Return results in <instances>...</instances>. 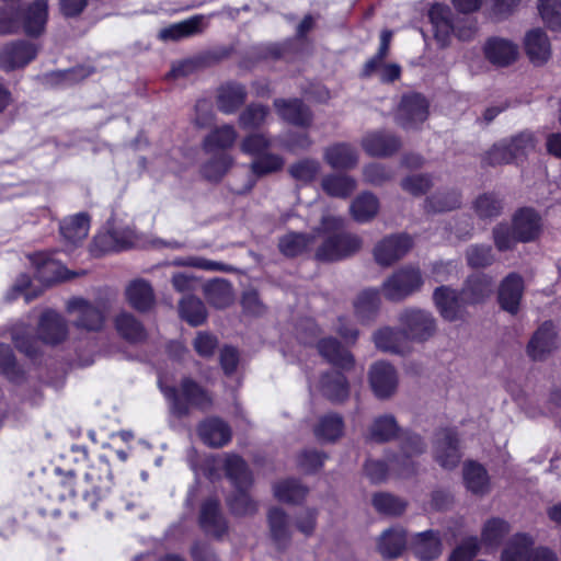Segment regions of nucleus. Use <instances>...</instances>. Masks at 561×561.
I'll use <instances>...</instances> for the list:
<instances>
[{
    "mask_svg": "<svg viewBox=\"0 0 561 561\" xmlns=\"http://www.w3.org/2000/svg\"><path fill=\"white\" fill-rule=\"evenodd\" d=\"M559 346L558 335L552 322L542 323L527 345V354L533 360H543Z\"/></svg>",
    "mask_w": 561,
    "mask_h": 561,
    "instance_id": "obj_12",
    "label": "nucleus"
},
{
    "mask_svg": "<svg viewBox=\"0 0 561 561\" xmlns=\"http://www.w3.org/2000/svg\"><path fill=\"white\" fill-rule=\"evenodd\" d=\"M423 284L417 268L405 267L394 272L382 284L385 297L399 301L417 291Z\"/></svg>",
    "mask_w": 561,
    "mask_h": 561,
    "instance_id": "obj_7",
    "label": "nucleus"
},
{
    "mask_svg": "<svg viewBox=\"0 0 561 561\" xmlns=\"http://www.w3.org/2000/svg\"><path fill=\"white\" fill-rule=\"evenodd\" d=\"M463 481L466 488L473 494L483 495L490 491V479L483 466L476 461L463 465Z\"/></svg>",
    "mask_w": 561,
    "mask_h": 561,
    "instance_id": "obj_38",
    "label": "nucleus"
},
{
    "mask_svg": "<svg viewBox=\"0 0 561 561\" xmlns=\"http://www.w3.org/2000/svg\"><path fill=\"white\" fill-rule=\"evenodd\" d=\"M321 188L331 197L346 198L355 191L356 181L346 174L330 173L321 179Z\"/></svg>",
    "mask_w": 561,
    "mask_h": 561,
    "instance_id": "obj_37",
    "label": "nucleus"
},
{
    "mask_svg": "<svg viewBox=\"0 0 561 561\" xmlns=\"http://www.w3.org/2000/svg\"><path fill=\"white\" fill-rule=\"evenodd\" d=\"M37 48L34 44L18 41L5 45L0 51V68L10 71L24 67L35 58Z\"/></svg>",
    "mask_w": 561,
    "mask_h": 561,
    "instance_id": "obj_15",
    "label": "nucleus"
},
{
    "mask_svg": "<svg viewBox=\"0 0 561 561\" xmlns=\"http://www.w3.org/2000/svg\"><path fill=\"white\" fill-rule=\"evenodd\" d=\"M466 257L472 267H486L494 262V254L490 245H471L466 252Z\"/></svg>",
    "mask_w": 561,
    "mask_h": 561,
    "instance_id": "obj_64",
    "label": "nucleus"
},
{
    "mask_svg": "<svg viewBox=\"0 0 561 561\" xmlns=\"http://www.w3.org/2000/svg\"><path fill=\"white\" fill-rule=\"evenodd\" d=\"M534 540L526 534H516L502 551V561H529Z\"/></svg>",
    "mask_w": 561,
    "mask_h": 561,
    "instance_id": "obj_39",
    "label": "nucleus"
},
{
    "mask_svg": "<svg viewBox=\"0 0 561 561\" xmlns=\"http://www.w3.org/2000/svg\"><path fill=\"white\" fill-rule=\"evenodd\" d=\"M180 314L191 325L202 324L207 317L203 301L196 297H184L180 302Z\"/></svg>",
    "mask_w": 561,
    "mask_h": 561,
    "instance_id": "obj_53",
    "label": "nucleus"
},
{
    "mask_svg": "<svg viewBox=\"0 0 561 561\" xmlns=\"http://www.w3.org/2000/svg\"><path fill=\"white\" fill-rule=\"evenodd\" d=\"M494 282L490 275L473 274L465 283L461 289V299L468 305L482 302L493 291Z\"/></svg>",
    "mask_w": 561,
    "mask_h": 561,
    "instance_id": "obj_27",
    "label": "nucleus"
},
{
    "mask_svg": "<svg viewBox=\"0 0 561 561\" xmlns=\"http://www.w3.org/2000/svg\"><path fill=\"white\" fill-rule=\"evenodd\" d=\"M317 347L320 355L330 364L342 369H351L353 367V355L344 348L337 340L333 337L322 339L319 341Z\"/></svg>",
    "mask_w": 561,
    "mask_h": 561,
    "instance_id": "obj_33",
    "label": "nucleus"
},
{
    "mask_svg": "<svg viewBox=\"0 0 561 561\" xmlns=\"http://www.w3.org/2000/svg\"><path fill=\"white\" fill-rule=\"evenodd\" d=\"M84 480L87 488L83 491V500L92 510L101 511L107 518H112L114 513H118L123 508L127 511L133 508L134 503L108 495L112 474L107 462H103L100 467L91 468L87 471Z\"/></svg>",
    "mask_w": 561,
    "mask_h": 561,
    "instance_id": "obj_2",
    "label": "nucleus"
},
{
    "mask_svg": "<svg viewBox=\"0 0 561 561\" xmlns=\"http://www.w3.org/2000/svg\"><path fill=\"white\" fill-rule=\"evenodd\" d=\"M38 333L45 343L57 344L67 335L66 321L59 313L47 310L42 314Z\"/></svg>",
    "mask_w": 561,
    "mask_h": 561,
    "instance_id": "obj_31",
    "label": "nucleus"
},
{
    "mask_svg": "<svg viewBox=\"0 0 561 561\" xmlns=\"http://www.w3.org/2000/svg\"><path fill=\"white\" fill-rule=\"evenodd\" d=\"M525 50L534 65L546 64L551 56V45L547 34L540 28L529 31L525 36Z\"/></svg>",
    "mask_w": 561,
    "mask_h": 561,
    "instance_id": "obj_30",
    "label": "nucleus"
},
{
    "mask_svg": "<svg viewBox=\"0 0 561 561\" xmlns=\"http://www.w3.org/2000/svg\"><path fill=\"white\" fill-rule=\"evenodd\" d=\"M362 147L367 154L382 158L397 152L401 147V141L390 133L374 131L363 137Z\"/></svg>",
    "mask_w": 561,
    "mask_h": 561,
    "instance_id": "obj_19",
    "label": "nucleus"
},
{
    "mask_svg": "<svg viewBox=\"0 0 561 561\" xmlns=\"http://www.w3.org/2000/svg\"><path fill=\"white\" fill-rule=\"evenodd\" d=\"M425 451V444L416 434H405L401 439V451L389 459V465L381 460H368L365 465L366 476L374 483L383 481L389 470L400 477H409L415 472L414 458Z\"/></svg>",
    "mask_w": 561,
    "mask_h": 561,
    "instance_id": "obj_3",
    "label": "nucleus"
},
{
    "mask_svg": "<svg viewBox=\"0 0 561 561\" xmlns=\"http://www.w3.org/2000/svg\"><path fill=\"white\" fill-rule=\"evenodd\" d=\"M206 299L216 308H226L233 301L232 287L225 279H216L205 286Z\"/></svg>",
    "mask_w": 561,
    "mask_h": 561,
    "instance_id": "obj_47",
    "label": "nucleus"
},
{
    "mask_svg": "<svg viewBox=\"0 0 561 561\" xmlns=\"http://www.w3.org/2000/svg\"><path fill=\"white\" fill-rule=\"evenodd\" d=\"M308 489L295 479H287L274 485V495L285 503H299L307 495Z\"/></svg>",
    "mask_w": 561,
    "mask_h": 561,
    "instance_id": "obj_50",
    "label": "nucleus"
},
{
    "mask_svg": "<svg viewBox=\"0 0 561 561\" xmlns=\"http://www.w3.org/2000/svg\"><path fill=\"white\" fill-rule=\"evenodd\" d=\"M159 387L164 397L170 401L171 411L178 416L188 414L190 407L205 411L211 407L213 400L209 393L191 378H184L181 382V396L174 387H164L159 381Z\"/></svg>",
    "mask_w": 561,
    "mask_h": 561,
    "instance_id": "obj_5",
    "label": "nucleus"
},
{
    "mask_svg": "<svg viewBox=\"0 0 561 561\" xmlns=\"http://www.w3.org/2000/svg\"><path fill=\"white\" fill-rule=\"evenodd\" d=\"M31 328L24 323L16 324L12 329V341L15 347L25 355L33 357L36 355L37 340L32 336Z\"/></svg>",
    "mask_w": 561,
    "mask_h": 561,
    "instance_id": "obj_56",
    "label": "nucleus"
},
{
    "mask_svg": "<svg viewBox=\"0 0 561 561\" xmlns=\"http://www.w3.org/2000/svg\"><path fill=\"white\" fill-rule=\"evenodd\" d=\"M412 248V239L407 234H393L378 242L374 249V256L378 264L389 266L404 256Z\"/></svg>",
    "mask_w": 561,
    "mask_h": 561,
    "instance_id": "obj_13",
    "label": "nucleus"
},
{
    "mask_svg": "<svg viewBox=\"0 0 561 561\" xmlns=\"http://www.w3.org/2000/svg\"><path fill=\"white\" fill-rule=\"evenodd\" d=\"M345 220L331 214L323 215L320 226L316 229L323 241L317 248L314 257L322 262H334L346 259L362 248V239L344 231Z\"/></svg>",
    "mask_w": 561,
    "mask_h": 561,
    "instance_id": "obj_1",
    "label": "nucleus"
},
{
    "mask_svg": "<svg viewBox=\"0 0 561 561\" xmlns=\"http://www.w3.org/2000/svg\"><path fill=\"white\" fill-rule=\"evenodd\" d=\"M351 215L357 222L370 221L379 210L378 198L368 192L358 195L350 206Z\"/></svg>",
    "mask_w": 561,
    "mask_h": 561,
    "instance_id": "obj_43",
    "label": "nucleus"
},
{
    "mask_svg": "<svg viewBox=\"0 0 561 561\" xmlns=\"http://www.w3.org/2000/svg\"><path fill=\"white\" fill-rule=\"evenodd\" d=\"M268 524L271 536L277 547H285L290 539L288 520L286 514L280 508H272L268 512Z\"/></svg>",
    "mask_w": 561,
    "mask_h": 561,
    "instance_id": "obj_49",
    "label": "nucleus"
},
{
    "mask_svg": "<svg viewBox=\"0 0 561 561\" xmlns=\"http://www.w3.org/2000/svg\"><path fill=\"white\" fill-rule=\"evenodd\" d=\"M428 18L433 24L436 41L442 47L447 46L451 34L456 31L451 21V10L447 5L435 3L430 9Z\"/></svg>",
    "mask_w": 561,
    "mask_h": 561,
    "instance_id": "obj_24",
    "label": "nucleus"
},
{
    "mask_svg": "<svg viewBox=\"0 0 561 561\" xmlns=\"http://www.w3.org/2000/svg\"><path fill=\"white\" fill-rule=\"evenodd\" d=\"M267 114L266 106L251 104L241 113L239 124L244 129L257 128L265 122Z\"/></svg>",
    "mask_w": 561,
    "mask_h": 561,
    "instance_id": "obj_61",
    "label": "nucleus"
},
{
    "mask_svg": "<svg viewBox=\"0 0 561 561\" xmlns=\"http://www.w3.org/2000/svg\"><path fill=\"white\" fill-rule=\"evenodd\" d=\"M225 470L236 488L234 494L227 500L230 512L237 516L255 514L257 503L247 492L252 484V476L245 461L237 455H228L225 460Z\"/></svg>",
    "mask_w": 561,
    "mask_h": 561,
    "instance_id": "obj_4",
    "label": "nucleus"
},
{
    "mask_svg": "<svg viewBox=\"0 0 561 561\" xmlns=\"http://www.w3.org/2000/svg\"><path fill=\"white\" fill-rule=\"evenodd\" d=\"M376 347L386 353L404 354L408 351L403 331L390 327L378 329L373 335Z\"/></svg>",
    "mask_w": 561,
    "mask_h": 561,
    "instance_id": "obj_34",
    "label": "nucleus"
},
{
    "mask_svg": "<svg viewBox=\"0 0 561 561\" xmlns=\"http://www.w3.org/2000/svg\"><path fill=\"white\" fill-rule=\"evenodd\" d=\"M201 527L217 538H220L227 531V522L220 511L219 502L209 499L205 501L199 513Z\"/></svg>",
    "mask_w": 561,
    "mask_h": 561,
    "instance_id": "obj_26",
    "label": "nucleus"
},
{
    "mask_svg": "<svg viewBox=\"0 0 561 561\" xmlns=\"http://www.w3.org/2000/svg\"><path fill=\"white\" fill-rule=\"evenodd\" d=\"M114 322L118 334L128 342L137 343L146 339L144 325L131 313L123 311Z\"/></svg>",
    "mask_w": 561,
    "mask_h": 561,
    "instance_id": "obj_45",
    "label": "nucleus"
},
{
    "mask_svg": "<svg viewBox=\"0 0 561 561\" xmlns=\"http://www.w3.org/2000/svg\"><path fill=\"white\" fill-rule=\"evenodd\" d=\"M435 460L445 469L455 468L461 458L459 440L455 431L449 428L436 433L434 443Z\"/></svg>",
    "mask_w": 561,
    "mask_h": 561,
    "instance_id": "obj_11",
    "label": "nucleus"
},
{
    "mask_svg": "<svg viewBox=\"0 0 561 561\" xmlns=\"http://www.w3.org/2000/svg\"><path fill=\"white\" fill-rule=\"evenodd\" d=\"M407 533L401 527L383 530L376 540L378 553L387 560L399 558L407 547Z\"/></svg>",
    "mask_w": 561,
    "mask_h": 561,
    "instance_id": "obj_21",
    "label": "nucleus"
},
{
    "mask_svg": "<svg viewBox=\"0 0 561 561\" xmlns=\"http://www.w3.org/2000/svg\"><path fill=\"white\" fill-rule=\"evenodd\" d=\"M428 116V102L419 93L402 96L397 112L398 123L405 129L415 128Z\"/></svg>",
    "mask_w": 561,
    "mask_h": 561,
    "instance_id": "obj_10",
    "label": "nucleus"
},
{
    "mask_svg": "<svg viewBox=\"0 0 561 561\" xmlns=\"http://www.w3.org/2000/svg\"><path fill=\"white\" fill-rule=\"evenodd\" d=\"M510 533V525L501 518L489 519L482 529V541L488 546H497Z\"/></svg>",
    "mask_w": 561,
    "mask_h": 561,
    "instance_id": "obj_60",
    "label": "nucleus"
},
{
    "mask_svg": "<svg viewBox=\"0 0 561 561\" xmlns=\"http://www.w3.org/2000/svg\"><path fill=\"white\" fill-rule=\"evenodd\" d=\"M317 388L320 393L331 402L341 403L350 397L348 380L340 371L322 374Z\"/></svg>",
    "mask_w": 561,
    "mask_h": 561,
    "instance_id": "obj_20",
    "label": "nucleus"
},
{
    "mask_svg": "<svg viewBox=\"0 0 561 561\" xmlns=\"http://www.w3.org/2000/svg\"><path fill=\"white\" fill-rule=\"evenodd\" d=\"M398 430V424L393 415H381L376 417L369 426L368 438L377 443H383L393 438Z\"/></svg>",
    "mask_w": 561,
    "mask_h": 561,
    "instance_id": "obj_48",
    "label": "nucleus"
},
{
    "mask_svg": "<svg viewBox=\"0 0 561 561\" xmlns=\"http://www.w3.org/2000/svg\"><path fill=\"white\" fill-rule=\"evenodd\" d=\"M513 227L520 242H529L539 236L541 218L534 209L522 208L513 218Z\"/></svg>",
    "mask_w": 561,
    "mask_h": 561,
    "instance_id": "obj_25",
    "label": "nucleus"
},
{
    "mask_svg": "<svg viewBox=\"0 0 561 561\" xmlns=\"http://www.w3.org/2000/svg\"><path fill=\"white\" fill-rule=\"evenodd\" d=\"M321 164L316 159L305 158L288 168L290 176L301 184H309L317 179Z\"/></svg>",
    "mask_w": 561,
    "mask_h": 561,
    "instance_id": "obj_52",
    "label": "nucleus"
},
{
    "mask_svg": "<svg viewBox=\"0 0 561 561\" xmlns=\"http://www.w3.org/2000/svg\"><path fill=\"white\" fill-rule=\"evenodd\" d=\"M237 139V131L231 125H224L214 129L204 140L207 151L231 147Z\"/></svg>",
    "mask_w": 561,
    "mask_h": 561,
    "instance_id": "obj_55",
    "label": "nucleus"
},
{
    "mask_svg": "<svg viewBox=\"0 0 561 561\" xmlns=\"http://www.w3.org/2000/svg\"><path fill=\"white\" fill-rule=\"evenodd\" d=\"M538 9L550 28L561 27V0H539Z\"/></svg>",
    "mask_w": 561,
    "mask_h": 561,
    "instance_id": "obj_63",
    "label": "nucleus"
},
{
    "mask_svg": "<svg viewBox=\"0 0 561 561\" xmlns=\"http://www.w3.org/2000/svg\"><path fill=\"white\" fill-rule=\"evenodd\" d=\"M344 423L339 414H327L322 416L314 427V435L322 442H334L343 434Z\"/></svg>",
    "mask_w": 561,
    "mask_h": 561,
    "instance_id": "obj_46",
    "label": "nucleus"
},
{
    "mask_svg": "<svg viewBox=\"0 0 561 561\" xmlns=\"http://www.w3.org/2000/svg\"><path fill=\"white\" fill-rule=\"evenodd\" d=\"M323 160L334 170H352L358 164V151L348 142H335L324 148Z\"/></svg>",
    "mask_w": 561,
    "mask_h": 561,
    "instance_id": "obj_18",
    "label": "nucleus"
},
{
    "mask_svg": "<svg viewBox=\"0 0 561 561\" xmlns=\"http://www.w3.org/2000/svg\"><path fill=\"white\" fill-rule=\"evenodd\" d=\"M68 311L76 313L75 324L87 331H98L103 328L106 308L103 302H90L83 298L68 301Z\"/></svg>",
    "mask_w": 561,
    "mask_h": 561,
    "instance_id": "obj_8",
    "label": "nucleus"
},
{
    "mask_svg": "<svg viewBox=\"0 0 561 561\" xmlns=\"http://www.w3.org/2000/svg\"><path fill=\"white\" fill-rule=\"evenodd\" d=\"M274 106L278 115L286 122L301 127L311 124L312 115L310 110L298 99L274 101Z\"/></svg>",
    "mask_w": 561,
    "mask_h": 561,
    "instance_id": "obj_28",
    "label": "nucleus"
},
{
    "mask_svg": "<svg viewBox=\"0 0 561 561\" xmlns=\"http://www.w3.org/2000/svg\"><path fill=\"white\" fill-rule=\"evenodd\" d=\"M505 140L511 148V153L515 162L524 159L529 152L534 151L536 147V139L531 131H522Z\"/></svg>",
    "mask_w": 561,
    "mask_h": 561,
    "instance_id": "obj_57",
    "label": "nucleus"
},
{
    "mask_svg": "<svg viewBox=\"0 0 561 561\" xmlns=\"http://www.w3.org/2000/svg\"><path fill=\"white\" fill-rule=\"evenodd\" d=\"M374 507L381 514L389 516L401 515L407 507V503L389 493H378L373 497Z\"/></svg>",
    "mask_w": 561,
    "mask_h": 561,
    "instance_id": "obj_59",
    "label": "nucleus"
},
{
    "mask_svg": "<svg viewBox=\"0 0 561 561\" xmlns=\"http://www.w3.org/2000/svg\"><path fill=\"white\" fill-rule=\"evenodd\" d=\"M493 240L496 249L501 252L514 249L519 238H516L514 227L507 224H499L493 228Z\"/></svg>",
    "mask_w": 561,
    "mask_h": 561,
    "instance_id": "obj_62",
    "label": "nucleus"
},
{
    "mask_svg": "<svg viewBox=\"0 0 561 561\" xmlns=\"http://www.w3.org/2000/svg\"><path fill=\"white\" fill-rule=\"evenodd\" d=\"M380 306L379 291L374 288L364 289L354 300L355 314L362 322L375 319Z\"/></svg>",
    "mask_w": 561,
    "mask_h": 561,
    "instance_id": "obj_40",
    "label": "nucleus"
},
{
    "mask_svg": "<svg viewBox=\"0 0 561 561\" xmlns=\"http://www.w3.org/2000/svg\"><path fill=\"white\" fill-rule=\"evenodd\" d=\"M433 299L442 318L450 322L461 319L465 307L468 306L461 299V291L458 293L446 286L436 288Z\"/></svg>",
    "mask_w": 561,
    "mask_h": 561,
    "instance_id": "obj_14",
    "label": "nucleus"
},
{
    "mask_svg": "<svg viewBox=\"0 0 561 561\" xmlns=\"http://www.w3.org/2000/svg\"><path fill=\"white\" fill-rule=\"evenodd\" d=\"M411 549L421 561H432L442 553V541L438 533L426 530L415 534L411 539Z\"/></svg>",
    "mask_w": 561,
    "mask_h": 561,
    "instance_id": "obj_29",
    "label": "nucleus"
},
{
    "mask_svg": "<svg viewBox=\"0 0 561 561\" xmlns=\"http://www.w3.org/2000/svg\"><path fill=\"white\" fill-rule=\"evenodd\" d=\"M245 98L247 92L243 85L238 83L225 84L218 92V108L226 114H231L244 103Z\"/></svg>",
    "mask_w": 561,
    "mask_h": 561,
    "instance_id": "obj_41",
    "label": "nucleus"
},
{
    "mask_svg": "<svg viewBox=\"0 0 561 561\" xmlns=\"http://www.w3.org/2000/svg\"><path fill=\"white\" fill-rule=\"evenodd\" d=\"M284 159L275 153L264 152L256 157L250 164V169L256 176H263L282 170Z\"/></svg>",
    "mask_w": 561,
    "mask_h": 561,
    "instance_id": "obj_58",
    "label": "nucleus"
},
{
    "mask_svg": "<svg viewBox=\"0 0 561 561\" xmlns=\"http://www.w3.org/2000/svg\"><path fill=\"white\" fill-rule=\"evenodd\" d=\"M368 379L370 388L378 399H389L398 389V371L387 362L380 360L373 364L369 368Z\"/></svg>",
    "mask_w": 561,
    "mask_h": 561,
    "instance_id": "obj_9",
    "label": "nucleus"
},
{
    "mask_svg": "<svg viewBox=\"0 0 561 561\" xmlns=\"http://www.w3.org/2000/svg\"><path fill=\"white\" fill-rule=\"evenodd\" d=\"M64 240L72 245L83 241L90 230V218L85 213L66 217L59 226Z\"/></svg>",
    "mask_w": 561,
    "mask_h": 561,
    "instance_id": "obj_32",
    "label": "nucleus"
},
{
    "mask_svg": "<svg viewBox=\"0 0 561 561\" xmlns=\"http://www.w3.org/2000/svg\"><path fill=\"white\" fill-rule=\"evenodd\" d=\"M485 58L496 67L513 64L518 56V47L512 41L502 37L489 38L483 47Z\"/></svg>",
    "mask_w": 561,
    "mask_h": 561,
    "instance_id": "obj_17",
    "label": "nucleus"
},
{
    "mask_svg": "<svg viewBox=\"0 0 561 561\" xmlns=\"http://www.w3.org/2000/svg\"><path fill=\"white\" fill-rule=\"evenodd\" d=\"M398 321L407 341L422 343L430 340L436 332L435 318L423 309H404L400 312Z\"/></svg>",
    "mask_w": 561,
    "mask_h": 561,
    "instance_id": "obj_6",
    "label": "nucleus"
},
{
    "mask_svg": "<svg viewBox=\"0 0 561 561\" xmlns=\"http://www.w3.org/2000/svg\"><path fill=\"white\" fill-rule=\"evenodd\" d=\"M201 439L209 447L219 448L231 440L229 425L218 417L203 421L197 428Z\"/></svg>",
    "mask_w": 561,
    "mask_h": 561,
    "instance_id": "obj_22",
    "label": "nucleus"
},
{
    "mask_svg": "<svg viewBox=\"0 0 561 561\" xmlns=\"http://www.w3.org/2000/svg\"><path fill=\"white\" fill-rule=\"evenodd\" d=\"M313 241L312 234L288 232L279 239L278 249L285 256L294 257L308 251Z\"/></svg>",
    "mask_w": 561,
    "mask_h": 561,
    "instance_id": "obj_44",
    "label": "nucleus"
},
{
    "mask_svg": "<svg viewBox=\"0 0 561 561\" xmlns=\"http://www.w3.org/2000/svg\"><path fill=\"white\" fill-rule=\"evenodd\" d=\"M202 16H194L183 22L172 24L159 32V37L163 41H178L195 34L199 31Z\"/></svg>",
    "mask_w": 561,
    "mask_h": 561,
    "instance_id": "obj_51",
    "label": "nucleus"
},
{
    "mask_svg": "<svg viewBox=\"0 0 561 561\" xmlns=\"http://www.w3.org/2000/svg\"><path fill=\"white\" fill-rule=\"evenodd\" d=\"M48 18V5L44 0L30 4L23 12V27L27 35L38 36L45 28Z\"/></svg>",
    "mask_w": 561,
    "mask_h": 561,
    "instance_id": "obj_35",
    "label": "nucleus"
},
{
    "mask_svg": "<svg viewBox=\"0 0 561 561\" xmlns=\"http://www.w3.org/2000/svg\"><path fill=\"white\" fill-rule=\"evenodd\" d=\"M502 209V199L494 193H483L473 202V210L481 219L497 217Z\"/></svg>",
    "mask_w": 561,
    "mask_h": 561,
    "instance_id": "obj_54",
    "label": "nucleus"
},
{
    "mask_svg": "<svg viewBox=\"0 0 561 561\" xmlns=\"http://www.w3.org/2000/svg\"><path fill=\"white\" fill-rule=\"evenodd\" d=\"M36 271V277L44 284H51L73 277L72 274L49 254L39 252L30 256Z\"/></svg>",
    "mask_w": 561,
    "mask_h": 561,
    "instance_id": "obj_16",
    "label": "nucleus"
},
{
    "mask_svg": "<svg viewBox=\"0 0 561 561\" xmlns=\"http://www.w3.org/2000/svg\"><path fill=\"white\" fill-rule=\"evenodd\" d=\"M461 205V195L457 190L438 191L425 199L426 213H444L458 208Z\"/></svg>",
    "mask_w": 561,
    "mask_h": 561,
    "instance_id": "obj_42",
    "label": "nucleus"
},
{
    "mask_svg": "<svg viewBox=\"0 0 561 561\" xmlns=\"http://www.w3.org/2000/svg\"><path fill=\"white\" fill-rule=\"evenodd\" d=\"M524 291V282L517 273L508 274L499 288V301L501 307L514 314L517 312Z\"/></svg>",
    "mask_w": 561,
    "mask_h": 561,
    "instance_id": "obj_23",
    "label": "nucleus"
},
{
    "mask_svg": "<svg viewBox=\"0 0 561 561\" xmlns=\"http://www.w3.org/2000/svg\"><path fill=\"white\" fill-rule=\"evenodd\" d=\"M128 304L138 311L149 310L154 302V295L149 283L142 279L133 280L125 290Z\"/></svg>",
    "mask_w": 561,
    "mask_h": 561,
    "instance_id": "obj_36",
    "label": "nucleus"
}]
</instances>
